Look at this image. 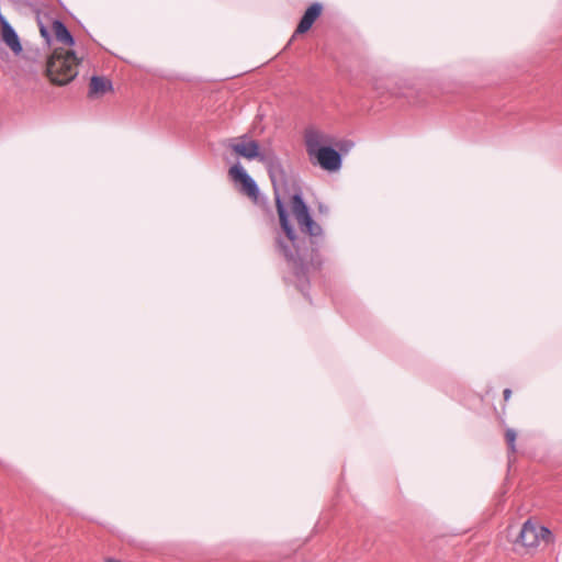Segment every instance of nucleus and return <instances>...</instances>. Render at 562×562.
Segmentation results:
<instances>
[{"label":"nucleus","instance_id":"nucleus-1","mask_svg":"<svg viewBox=\"0 0 562 562\" xmlns=\"http://www.w3.org/2000/svg\"><path fill=\"white\" fill-rule=\"evenodd\" d=\"M240 140L231 145L232 150L238 157L263 164L271 181L279 218L273 249L289 269V276L284 274L282 279L285 283H293L312 302L311 277L324 265L321 252L326 239L324 228L314 218L301 181L292 168L285 166L274 150H262L259 142L247 134Z\"/></svg>","mask_w":562,"mask_h":562},{"label":"nucleus","instance_id":"nucleus-2","mask_svg":"<svg viewBox=\"0 0 562 562\" xmlns=\"http://www.w3.org/2000/svg\"><path fill=\"white\" fill-rule=\"evenodd\" d=\"M305 146L311 164L333 173L341 169L342 157L352 148L353 143L348 139L335 140L317 132H308L305 136Z\"/></svg>","mask_w":562,"mask_h":562},{"label":"nucleus","instance_id":"nucleus-3","mask_svg":"<svg viewBox=\"0 0 562 562\" xmlns=\"http://www.w3.org/2000/svg\"><path fill=\"white\" fill-rule=\"evenodd\" d=\"M83 58L85 55L78 56L74 49L54 48L46 61V75L50 82L60 87L70 83L78 76V66Z\"/></svg>","mask_w":562,"mask_h":562},{"label":"nucleus","instance_id":"nucleus-4","mask_svg":"<svg viewBox=\"0 0 562 562\" xmlns=\"http://www.w3.org/2000/svg\"><path fill=\"white\" fill-rule=\"evenodd\" d=\"M324 11V5L319 1L312 2L304 11L301 16L297 26L292 34L289 44L292 43L294 38L300 35L306 34L314 25V23L322 16Z\"/></svg>","mask_w":562,"mask_h":562},{"label":"nucleus","instance_id":"nucleus-5","mask_svg":"<svg viewBox=\"0 0 562 562\" xmlns=\"http://www.w3.org/2000/svg\"><path fill=\"white\" fill-rule=\"evenodd\" d=\"M539 527L531 519L526 520L517 535L514 543L520 546L527 550L536 549L539 546L538 539Z\"/></svg>","mask_w":562,"mask_h":562},{"label":"nucleus","instance_id":"nucleus-6","mask_svg":"<svg viewBox=\"0 0 562 562\" xmlns=\"http://www.w3.org/2000/svg\"><path fill=\"white\" fill-rule=\"evenodd\" d=\"M114 90L113 82L105 76L93 75L90 78L88 97L95 99L104 95L106 92Z\"/></svg>","mask_w":562,"mask_h":562},{"label":"nucleus","instance_id":"nucleus-7","mask_svg":"<svg viewBox=\"0 0 562 562\" xmlns=\"http://www.w3.org/2000/svg\"><path fill=\"white\" fill-rule=\"evenodd\" d=\"M237 186H238L239 192L247 195L255 203H258L259 201L267 203V198L261 194L258 183L251 176H248L246 179L240 181Z\"/></svg>","mask_w":562,"mask_h":562},{"label":"nucleus","instance_id":"nucleus-8","mask_svg":"<svg viewBox=\"0 0 562 562\" xmlns=\"http://www.w3.org/2000/svg\"><path fill=\"white\" fill-rule=\"evenodd\" d=\"M52 27L56 41L66 45L68 47L67 49H71V47L76 45L75 36L61 20L53 19Z\"/></svg>","mask_w":562,"mask_h":562},{"label":"nucleus","instance_id":"nucleus-9","mask_svg":"<svg viewBox=\"0 0 562 562\" xmlns=\"http://www.w3.org/2000/svg\"><path fill=\"white\" fill-rule=\"evenodd\" d=\"M35 13H36V22H37V25L40 29L41 36L44 38L45 44L47 46H50L53 37H52V33L47 26V23L53 20L50 18L49 13L42 12L41 9H35Z\"/></svg>","mask_w":562,"mask_h":562},{"label":"nucleus","instance_id":"nucleus-10","mask_svg":"<svg viewBox=\"0 0 562 562\" xmlns=\"http://www.w3.org/2000/svg\"><path fill=\"white\" fill-rule=\"evenodd\" d=\"M228 176L236 184H238L240 181L246 179L248 176H250L247 170L244 168L241 162L237 160L235 164H233L228 170Z\"/></svg>","mask_w":562,"mask_h":562},{"label":"nucleus","instance_id":"nucleus-11","mask_svg":"<svg viewBox=\"0 0 562 562\" xmlns=\"http://www.w3.org/2000/svg\"><path fill=\"white\" fill-rule=\"evenodd\" d=\"M393 80L391 78H376L373 81V88L376 90L380 94H383L385 92H390L391 94H397V92L391 88V82Z\"/></svg>","mask_w":562,"mask_h":562},{"label":"nucleus","instance_id":"nucleus-12","mask_svg":"<svg viewBox=\"0 0 562 562\" xmlns=\"http://www.w3.org/2000/svg\"><path fill=\"white\" fill-rule=\"evenodd\" d=\"M517 432L514 428H507L505 431V441L508 448V457L515 454L517 451L516 448Z\"/></svg>","mask_w":562,"mask_h":562},{"label":"nucleus","instance_id":"nucleus-13","mask_svg":"<svg viewBox=\"0 0 562 562\" xmlns=\"http://www.w3.org/2000/svg\"><path fill=\"white\" fill-rule=\"evenodd\" d=\"M539 527V530H538V539H539V543L542 541L544 544H551V543H554L555 541V536L554 533L552 532V530L546 526H542V525H538Z\"/></svg>","mask_w":562,"mask_h":562},{"label":"nucleus","instance_id":"nucleus-14","mask_svg":"<svg viewBox=\"0 0 562 562\" xmlns=\"http://www.w3.org/2000/svg\"><path fill=\"white\" fill-rule=\"evenodd\" d=\"M317 209L319 214H327L329 211L328 206L325 205L324 203H319Z\"/></svg>","mask_w":562,"mask_h":562},{"label":"nucleus","instance_id":"nucleus-15","mask_svg":"<svg viewBox=\"0 0 562 562\" xmlns=\"http://www.w3.org/2000/svg\"><path fill=\"white\" fill-rule=\"evenodd\" d=\"M503 396L505 402L509 401L512 396V390L509 387H506L503 392Z\"/></svg>","mask_w":562,"mask_h":562},{"label":"nucleus","instance_id":"nucleus-16","mask_svg":"<svg viewBox=\"0 0 562 562\" xmlns=\"http://www.w3.org/2000/svg\"><path fill=\"white\" fill-rule=\"evenodd\" d=\"M57 1H58V3H59L60 5H64V4H63V2H61V0H57Z\"/></svg>","mask_w":562,"mask_h":562}]
</instances>
